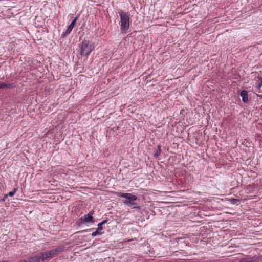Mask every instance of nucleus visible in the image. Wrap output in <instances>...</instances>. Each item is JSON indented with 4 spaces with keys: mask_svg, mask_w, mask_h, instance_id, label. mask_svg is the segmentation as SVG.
Instances as JSON below:
<instances>
[{
    "mask_svg": "<svg viewBox=\"0 0 262 262\" xmlns=\"http://www.w3.org/2000/svg\"><path fill=\"white\" fill-rule=\"evenodd\" d=\"M118 14L120 17V29L123 32L126 33L130 26V17L128 13L120 10Z\"/></svg>",
    "mask_w": 262,
    "mask_h": 262,
    "instance_id": "obj_1",
    "label": "nucleus"
},
{
    "mask_svg": "<svg viewBox=\"0 0 262 262\" xmlns=\"http://www.w3.org/2000/svg\"><path fill=\"white\" fill-rule=\"evenodd\" d=\"M80 54L81 56L88 57L94 49L93 43L88 40L84 39L80 44Z\"/></svg>",
    "mask_w": 262,
    "mask_h": 262,
    "instance_id": "obj_2",
    "label": "nucleus"
},
{
    "mask_svg": "<svg viewBox=\"0 0 262 262\" xmlns=\"http://www.w3.org/2000/svg\"><path fill=\"white\" fill-rule=\"evenodd\" d=\"M64 249V247L63 246H58L55 249L49 250L47 252L40 253L42 261H44L48 258L54 257L55 255L63 251Z\"/></svg>",
    "mask_w": 262,
    "mask_h": 262,
    "instance_id": "obj_3",
    "label": "nucleus"
},
{
    "mask_svg": "<svg viewBox=\"0 0 262 262\" xmlns=\"http://www.w3.org/2000/svg\"><path fill=\"white\" fill-rule=\"evenodd\" d=\"M94 222V219L93 216H90L88 214L84 215L83 217H80L77 221V224L79 226L84 224L85 223H93Z\"/></svg>",
    "mask_w": 262,
    "mask_h": 262,
    "instance_id": "obj_4",
    "label": "nucleus"
},
{
    "mask_svg": "<svg viewBox=\"0 0 262 262\" xmlns=\"http://www.w3.org/2000/svg\"><path fill=\"white\" fill-rule=\"evenodd\" d=\"M116 193L117 194V196L125 198L126 199V200L130 201L131 202L136 201L138 199L137 196L129 193L116 192Z\"/></svg>",
    "mask_w": 262,
    "mask_h": 262,
    "instance_id": "obj_5",
    "label": "nucleus"
},
{
    "mask_svg": "<svg viewBox=\"0 0 262 262\" xmlns=\"http://www.w3.org/2000/svg\"><path fill=\"white\" fill-rule=\"evenodd\" d=\"M40 261H42V259L39 253L36 255L29 257L27 259L24 260L23 262H40Z\"/></svg>",
    "mask_w": 262,
    "mask_h": 262,
    "instance_id": "obj_6",
    "label": "nucleus"
},
{
    "mask_svg": "<svg viewBox=\"0 0 262 262\" xmlns=\"http://www.w3.org/2000/svg\"><path fill=\"white\" fill-rule=\"evenodd\" d=\"M259 259V257L256 255L252 257L248 256L240 259L239 262H257L258 261Z\"/></svg>",
    "mask_w": 262,
    "mask_h": 262,
    "instance_id": "obj_7",
    "label": "nucleus"
},
{
    "mask_svg": "<svg viewBox=\"0 0 262 262\" xmlns=\"http://www.w3.org/2000/svg\"><path fill=\"white\" fill-rule=\"evenodd\" d=\"M239 95L242 98V101L244 103H248L249 99L247 91L244 90L241 91Z\"/></svg>",
    "mask_w": 262,
    "mask_h": 262,
    "instance_id": "obj_8",
    "label": "nucleus"
},
{
    "mask_svg": "<svg viewBox=\"0 0 262 262\" xmlns=\"http://www.w3.org/2000/svg\"><path fill=\"white\" fill-rule=\"evenodd\" d=\"M123 203L126 206L132 207L133 208L137 209H140L141 208V207L139 205H138L137 203L133 202V201L131 202L128 200H124L123 201Z\"/></svg>",
    "mask_w": 262,
    "mask_h": 262,
    "instance_id": "obj_9",
    "label": "nucleus"
},
{
    "mask_svg": "<svg viewBox=\"0 0 262 262\" xmlns=\"http://www.w3.org/2000/svg\"><path fill=\"white\" fill-rule=\"evenodd\" d=\"M108 221V219H106L101 222L98 223L97 225L98 228H97L98 230H99L100 231H102L103 229V225L105 223H107Z\"/></svg>",
    "mask_w": 262,
    "mask_h": 262,
    "instance_id": "obj_10",
    "label": "nucleus"
},
{
    "mask_svg": "<svg viewBox=\"0 0 262 262\" xmlns=\"http://www.w3.org/2000/svg\"><path fill=\"white\" fill-rule=\"evenodd\" d=\"M161 152V145H158L157 146V149L155 151L154 154V157L155 158H158Z\"/></svg>",
    "mask_w": 262,
    "mask_h": 262,
    "instance_id": "obj_11",
    "label": "nucleus"
},
{
    "mask_svg": "<svg viewBox=\"0 0 262 262\" xmlns=\"http://www.w3.org/2000/svg\"><path fill=\"white\" fill-rule=\"evenodd\" d=\"M3 88H6V89H10L13 88L15 86V85L14 83H3Z\"/></svg>",
    "mask_w": 262,
    "mask_h": 262,
    "instance_id": "obj_12",
    "label": "nucleus"
},
{
    "mask_svg": "<svg viewBox=\"0 0 262 262\" xmlns=\"http://www.w3.org/2000/svg\"><path fill=\"white\" fill-rule=\"evenodd\" d=\"M79 15H77L74 18V19L72 21V22L71 23V24H70V25H71L72 26H73V27H74V26L76 24V21L78 20V17H79Z\"/></svg>",
    "mask_w": 262,
    "mask_h": 262,
    "instance_id": "obj_13",
    "label": "nucleus"
},
{
    "mask_svg": "<svg viewBox=\"0 0 262 262\" xmlns=\"http://www.w3.org/2000/svg\"><path fill=\"white\" fill-rule=\"evenodd\" d=\"M17 188H14V189L9 192L8 193V195L9 196H14V195L15 194V193L17 192Z\"/></svg>",
    "mask_w": 262,
    "mask_h": 262,
    "instance_id": "obj_14",
    "label": "nucleus"
},
{
    "mask_svg": "<svg viewBox=\"0 0 262 262\" xmlns=\"http://www.w3.org/2000/svg\"><path fill=\"white\" fill-rule=\"evenodd\" d=\"M101 234H102V233L99 230H98V229H97L95 232H93L92 233V236L95 237L97 235H101Z\"/></svg>",
    "mask_w": 262,
    "mask_h": 262,
    "instance_id": "obj_15",
    "label": "nucleus"
},
{
    "mask_svg": "<svg viewBox=\"0 0 262 262\" xmlns=\"http://www.w3.org/2000/svg\"><path fill=\"white\" fill-rule=\"evenodd\" d=\"M239 201V200L235 199V198H232L230 200V202L232 204H236Z\"/></svg>",
    "mask_w": 262,
    "mask_h": 262,
    "instance_id": "obj_16",
    "label": "nucleus"
},
{
    "mask_svg": "<svg viewBox=\"0 0 262 262\" xmlns=\"http://www.w3.org/2000/svg\"><path fill=\"white\" fill-rule=\"evenodd\" d=\"M70 33L68 32V31L66 30V31L62 32L61 35V37L64 38L67 35H69Z\"/></svg>",
    "mask_w": 262,
    "mask_h": 262,
    "instance_id": "obj_17",
    "label": "nucleus"
},
{
    "mask_svg": "<svg viewBox=\"0 0 262 262\" xmlns=\"http://www.w3.org/2000/svg\"><path fill=\"white\" fill-rule=\"evenodd\" d=\"M258 78L260 82L258 83L257 88H258V89H260V88L262 86V77H259Z\"/></svg>",
    "mask_w": 262,
    "mask_h": 262,
    "instance_id": "obj_18",
    "label": "nucleus"
},
{
    "mask_svg": "<svg viewBox=\"0 0 262 262\" xmlns=\"http://www.w3.org/2000/svg\"><path fill=\"white\" fill-rule=\"evenodd\" d=\"M74 27L73 26H72L71 25H69V26L68 27V28L67 29V30L68 31V32H69V33H71L73 28Z\"/></svg>",
    "mask_w": 262,
    "mask_h": 262,
    "instance_id": "obj_19",
    "label": "nucleus"
},
{
    "mask_svg": "<svg viewBox=\"0 0 262 262\" xmlns=\"http://www.w3.org/2000/svg\"><path fill=\"white\" fill-rule=\"evenodd\" d=\"M93 229V228H90V229H86V230H83L81 231H79V232L80 233H84V232H90L91 231V230H92Z\"/></svg>",
    "mask_w": 262,
    "mask_h": 262,
    "instance_id": "obj_20",
    "label": "nucleus"
},
{
    "mask_svg": "<svg viewBox=\"0 0 262 262\" xmlns=\"http://www.w3.org/2000/svg\"><path fill=\"white\" fill-rule=\"evenodd\" d=\"M8 194H5V195H4L3 198L1 200V201H2V202H4V201H6V199L8 198Z\"/></svg>",
    "mask_w": 262,
    "mask_h": 262,
    "instance_id": "obj_21",
    "label": "nucleus"
},
{
    "mask_svg": "<svg viewBox=\"0 0 262 262\" xmlns=\"http://www.w3.org/2000/svg\"><path fill=\"white\" fill-rule=\"evenodd\" d=\"M94 211L93 210H92L90 212H89V213H88V214L90 216H93V215L94 214Z\"/></svg>",
    "mask_w": 262,
    "mask_h": 262,
    "instance_id": "obj_22",
    "label": "nucleus"
},
{
    "mask_svg": "<svg viewBox=\"0 0 262 262\" xmlns=\"http://www.w3.org/2000/svg\"><path fill=\"white\" fill-rule=\"evenodd\" d=\"M257 96L262 99V95L256 94Z\"/></svg>",
    "mask_w": 262,
    "mask_h": 262,
    "instance_id": "obj_23",
    "label": "nucleus"
},
{
    "mask_svg": "<svg viewBox=\"0 0 262 262\" xmlns=\"http://www.w3.org/2000/svg\"><path fill=\"white\" fill-rule=\"evenodd\" d=\"M3 89V83H0V89Z\"/></svg>",
    "mask_w": 262,
    "mask_h": 262,
    "instance_id": "obj_24",
    "label": "nucleus"
},
{
    "mask_svg": "<svg viewBox=\"0 0 262 262\" xmlns=\"http://www.w3.org/2000/svg\"><path fill=\"white\" fill-rule=\"evenodd\" d=\"M0 262H7V261L3 260V261H0Z\"/></svg>",
    "mask_w": 262,
    "mask_h": 262,
    "instance_id": "obj_25",
    "label": "nucleus"
}]
</instances>
